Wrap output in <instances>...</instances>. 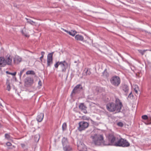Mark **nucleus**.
<instances>
[{"mask_svg": "<svg viewBox=\"0 0 151 151\" xmlns=\"http://www.w3.org/2000/svg\"><path fill=\"white\" fill-rule=\"evenodd\" d=\"M6 145L7 146H10L12 145V144L11 142H8L6 143Z\"/></svg>", "mask_w": 151, "mask_h": 151, "instance_id": "nucleus-37", "label": "nucleus"}, {"mask_svg": "<svg viewBox=\"0 0 151 151\" xmlns=\"http://www.w3.org/2000/svg\"><path fill=\"white\" fill-rule=\"evenodd\" d=\"M82 119L84 120H88L89 119L86 116H82Z\"/></svg>", "mask_w": 151, "mask_h": 151, "instance_id": "nucleus-35", "label": "nucleus"}, {"mask_svg": "<svg viewBox=\"0 0 151 151\" xmlns=\"http://www.w3.org/2000/svg\"><path fill=\"white\" fill-rule=\"evenodd\" d=\"M26 74L27 75L31 74L35 75V72L33 70H28L26 72Z\"/></svg>", "mask_w": 151, "mask_h": 151, "instance_id": "nucleus-24", "label": "nucleus"}, {"mask_svg": "<svg viewBox=\"0 0 151 151\" xmlns=\"http://www.w3.org/2000/svg\"><path fill=\"white\" fill-rule=\"evenodd\" d=\"M102 76L104 78H108L109 76V74L107 71V69H105L102 73Z\"/></svg>", "mask_w": 151, "mask_h": 151, "instance_id": "nucleus-20", "label": "nucleus"}, {"mask_svg": "<svg viewBox=\"0 0 151 151\" xmlns=\"http://www.w3.org/2000/svg\"><path fill=\"white\" fill-rule=\"evenodd\" d=\"M65 31L67 33H68L70 35L73 36H74L77 33V32L75 31H72L71 30V32L68 31H66V30H65Z\"/></svg>", "mask_w": 151, "mask_h": 151, "instance_id": "nucleus-23", "label": "nucleus"}, {"mask_svg": "<svg viewBox=\"0 0 151 151\" xmlns=\"http://www.w3.org/2000/svg\"><path fill=\"white\" fill-rule=\"evenodd\" d=\"M142 119L145 120H146L148 119V116L146 115L142 116Z\"/></svg>", "mask_w": 151, "mask_h": 151, "instance_id": "nucleus-34", "label": "nucleus"}, {"mask_svg": "<svg viewBox=\"0 0 151 151\" xmlns=\"http://www.w3.org/2000/svg\"><path fill=\"white\" fill-rule=\"evenodd\" d=\"M44 57H43V56H41V57L40 58V60H42V58H43Z\"/></svg>", "mask_w": 151, "mask_h": 151, "instance_id": "nucleus-42", "label": "nucleus"}, {"mask_svg": "<svg viewBox=\"0 0 151 151\" xmlns=\"http://www.w3.org/2000/svg\"><path fill=\"white\" fill-rule=\"evenodd\" d=\"M60 66L62 69V71L65 72L68 66V64L65 61L60 62Z\"/></svg>", "mask_w": 151, "mask_h": 151, "instance_id": "nucleus-10", "label": "nucleus"}, {"mask_svg": "<svg viewBox=\"0 0 151 151\" xmlns=\"http://www.w3.org/2000/svg\"><path fill=\"white\" fill-rule=\"evenodd\" d=\"M45 52H44L42 51L41 52V54L42 55V56L44 57V55H45Z\"/></svg>", "mask_w": 151, "mask_h": 151, "instance_id": "nucleus-40", "label": "nucleus"}, {"mask_svg": "<svg viewBox=\"0 0 151 151\" xmlns=\"http://www.w3.org/2000/svg\"><path fill=\"white\" fill-rule=\"evenodd\" d=\"M54 52L48 53L47 55V67H50L51 65L53 63V55Z\"/></svg>", "mask_w": 151, "mask_h": 151, "instance_id": "nucleus-6", "label": "nucleus"}, {"mask_svg": "<svg viewBox=\"0 0 151 151\" xmlns=\"http://www.w3.org/2000/svg\"><path fill=\"white\" fill-rule=\"evenodd\" d=\"M1 68H0V71L1 70Z\"/></svg>", "mask_w": 151, "mask_h": 151, "instance_id": "nucleus-45", "label": "nucleus"}, {"mask_svg": "<svg viewBox=\"0 0 151 151\" xmlns=\"http://www.w3.org/2000/svg\"><path fill=\"white\" fill-rule=\"evenodd\" d=\"M116 139V137L113 133L109 134L106 136V140L104 142V145H114Z\"/></svg>", "mask_w": 151, "mask_h": 151, "instance_id": "nucleus-2", "label": "nucleus"}, {"mask_svg": "<svg viewBox=\"0 0 151 151\" xmlns=\"http://www.w3.org/2000/svg\"><path fill=\"white\" fill-rule=\"evenodd\" d=\"M79 108L85 114L87 113V111L86 110L87 107L84 105V103H80L79 106Z\"/></svg>", "mask_w": 151, "mask_h": 151, "instance_id": "nucleus-14", "label": "nucleus"}, {"mask_svg": "<svg viewBox=\"0 0 151 151\" xmlns=\"http://www.w3.org/2000/svg\"><path fill=\"white\" fill-rule=\"evenodd\" d=\"M111 83L113 86L118 87L121 82L120 79L118 76H115L112 77L110 79Z\"/></svg>", "mask_w": 151, "mask_h": 151, "instance_id": "nucleus-4", "label": "nucleus"}, {"mask_svg": "<svg viewBox=\"0 0 151 151\" xmlns=\"http://www.w3.org/2000/svg\"><path fill=\"white\" fill-rule=\"evenodd\" d=\"M12 59L11 58V56L10 55H7L5 58V62L6 63V65H11L12 64Z\"/></svg>", "mask_w": 151, "mask_h": 151, "instance_id": "nucleus-12", "label": "nucleus"}, {"mask_svg": "<svg viewBox=\"0 0 151 151\" xmlns=\"http://www.w3.org/2000/svg\"><path fill=\"white\" fill-rule=\"evenodd\" d=\"M83 87L81 84H78L75 87L72 91V93H79L81 90H82Z\"/></svg>", "mask_w": 151, "mask_h": 151, "instance_id": "nucleus-11", "label": "nucleus"}, {"mask_svg": "<svg viewBox=\"0 0 151 151\" xmlns=\"http://www.w3.org/2000/svg\"><path fill=\"white\" fill-rule=\"evenodd\" d=\"M62 129L63 131L66 130L67 128V124L66 123H64L62 125Z\"/></svg>", "mask_w": 151, "mask_h": 151, "instance_id": "nucleus-27", "label": "nucleus"}, {"mask_svg": "<svg viewBox=\"0 0 151 151\" xmlns=\"http://www.w3.org/2000/svg\"><path fill=\"white\" fill-rule=\"evenodd\" d=\"M133 97V95L132 94V92H131L129 94L128 96V97H129V98H131V97Z\"/></svg>", "mask_w": 151, "mask_h": 151, "instance_id": "nucleus-36", "label": "nucleus"}, {"mask_svg": "<svg viewBox=\"0 0 151 151\" xmlns=\"http://www.w3.org/2000/svg\"><path fill=\"white\" fill-rule=\"evenodd\" d=\"M62 143L63 147L67 145L68 143L67 138L65 137H63L62 139Z\"/></svg>", "mask_w": 151, "mask_h": 151, "instance_id": "nucleus-22", "label": "nucleus"}, {"mask_svg": "<svg viewBox=\"0 0 151 151\" xmlns=\"http://www.w3.org/2000/svg\"><path fill=\"white\" fill-rule=\"evenodd\" d=\"M5 58L4 57H0V67H4L6 66L5 62Z\"/></svg>", "mask_w": 151, "mask_h": 151, "instance_id": "nucleus-15", "label": "nucleus"}, {"mask_svg": "<svg viewBox=\"0 0 151 151\" xmlns=\"http://www.w3.org/2000/svg\"><path fill=\"white\" fill-rule=\"evenodd\" d=\"M91 74V72L90 70L88 68H85L83 71V75L84 76L90 75Z\"/></svg>", "mask_w": 151, "mask_h": 151, "instance_id": "nucleus-17", "label": "nucleus"}, {"mask_svg": "<svg viewBox=\"0 0 151 151\" xmlns=\"http://www.w3.org/2000/svg\"><path fill=\"white\" fill-rule=\"evenodd\" d=\"M6 73L7 74H10V75H11L13 76H15L16 74V72H14L13 73H11L9 72L8 71H6Z\"/></svg>", "mask_w": 151, "mask_h": 151, "instance_id": "nucleus-31", "label": "nucleus"}, {"mask_svg": "<svg viewBox=\"0 0 151 151\" xmlns=\"http://www.w3.org/2000/svg\"><path fill=\"white\" fill-rule=\"evenodd\" d=\"M92 139V144L95 145L99 146L101 145H104V140L103 136L102 135L95 134L91 136Z\"/></svg>", "mask_w": 151, "mask_h": 151, "instance_id": "nucleus-1", "label": "nucleus"}, {"mask_svg": "<svg viewBox=\"0 0 151 151\" xmlns=\"http://www.w3.org/2000/svg\"><path fill=\"white\" fill-rule=\"evenodd\" d=\"M22 60V58L19 56H16L14 60V62L17 64H19Z\"/></svg>", "mask_w": 151, "mask_h": 151, "instance_id": "nucleus-18", "label": "nucleus"}, {"mask_svg": "<svg viewBox=\"0 0 151 151\" xmlns=\"http://www.w3.org/2000/svg\"><path fill=\"white\" fill-rule=\"evenodd\" d=\"M26 20L27 21V22L32 25H33L35 23V22L31 20V19L27 18H26Z\"/></svg>", "mask_w": 151, "mask_h": 151, "instance_id": "nucleus-25", "label": "nucleus"}, {"mask_svg": "<svg viewBox=\"0 0 151 151\" xmlns=\"http://www.w3.org/2000/svg\"><path fill=\"white\" fill-rule=\"evenodd\" d=\"M60 62L58 61L54 65L55 68H58L59 65H60Z\"/></svg>", "mask_w": 151, "mask_h": 151, "instance_id": "nucleus-30", "label": "nucleus"}, {"mask_svg": "<svg viewBox=\"0 0 151 151\" xmlns=\"http://www.w3.org/2000/svg\"><path fill=\"white\" fill-rule=\"evenodd\" d=\"M116 104L113 102L109 103L106 105V108L110 111L113 112L115 111Z\"/></svg>", "mask_w": 151, "mask_h": 151, "instance_id": "nucleus-9", "label": "nucleus"}, {"mask_svg": "<svg viewBox=\"0 0 151 151\" xmlns=\"http://www.w3.org/2000/svg\"><path fill=\"white\" fill-rule=\"evenodd\" d=\"M40 136L38 135H36L35 136L34 139L35 142H37L39 140Z\"/></svg>", "mask_w": 151, "mask_h": 151, "instance_id": "nucleus-26", "label": "nucleus"}, {"mask_svg": "<svg viewBox=\"0 0 151 151\" xmlns=\"http://www.w3.org/2000/svg\"><path fill=\"white\" fill-rule=\"evenodd\" d=\"M78 124L79 127L78 128V129L81 132L85 130L89 126L88 123L84 121L79 122Z\"/></svg>", "mask_w": 151, "mask_h": 151, "instance_id": "nucleus-5", "label": "nucleus"}, {"mask_svg": "<svg viewBox=\"0 0 151 151\" xmlns=\"http://www.w3.org/2000/svg\"><path fill=\"white\" fill-rule=\"evenodd\" d=\"M26 70V69H23L21 71L22 72V73L24 71V70Z\"/></svg>", "mask_w": 151, "mask_h": 151, "instance_id": "nucleus-43", "label": "nucleus"}, {"mask_svg": "<svg viewBox=\"0 0 151 151\" xmlns=\"http://www.w3.org/2000/svg\"><path fill=\"white\" fill-rule=\"evenodd\" d=\"M146 50H139L138 51L139 53H140L142 55H143L144 54V53L146 51Z\"/></svg>", "mask_w": 151, "mask_h": 151, "instance_id": "nucleus-32", "label": "nucleus"}, {"mask_svg": "<svg viewBox=\"0 0 151 151\" xmlns=\"http://www.w3.org/2000/svg\"><path fill=\"white\" fill-rule=\"evenodd\" d=\"M83 147V149L82 150L83 151H84L83 150H84V149L85 148V147L84 145H81V146H79V147Z\"/></svg>", "mask_w": 151, "mask_h": 151, "instance_id": "nucleus-38", "label": "nucleus"}, {"mask_svg": "<svg viewBox=\"0 0 151 151\" xmlns=\"http://www.w3.org/2000/svg\"><path fill=\"white\" fill-rule=\"evenodd\" d=\"M63 148L65 151H70L72 150V148L70 146L67 145L63 146Z\"/></svg>", "mask_w": 151, "mask_h": 151, "instance_id": "nucleus-21", "label": "nucleus"}, {"mask_svg": "<svg viewBox=\"0 0 151 151\" xmlns=\"http://www.w3.org/2000/svg\"><path fill=\"white\" fill-rule=\"evenodd\" d=\"M121 88L124 92L125 95L127 96L129 90L128 86L125 84H122L121 86Z\"/></svg>", "mask_w": 151, "mask_h": 151, "instance_id": "nucleus-13", "label": "nucleus"}, {"mask_svg": "<svg viewBox=\"0 0 151 151\" xmlns=\"http://www.w3.org/2000/svg\"><path fill=\"white\" fill-rule=\"evenodd\" d=\"M117 125L120 127H122L123 126V124L121 122H119L117 123Z\"/></svg>", "mask_w": 151, "mask_h": 151, "instance_id": "nucleus-33", "label": "nucleus"}, {"mask_svg": "<svg viewBox=\"0 0 151 151\" xmlns=\"http://www.w3.org/2000/svg\"><path fill=\"white\" fill-rule=\"evenodd\" d=\"M6 84L7 85V87H6L7 88V89L8 91H10V90L11 89V87H10V85L9 83V82H7Z\"/></svg>", "mask_w": 151, "mask_h": 151, "instance_id": "nucleus-28", "label": "nucleus"}, {"mask_svg": "<svg viewBox=\"0 0 151 151\" xmlns=\"http://www.w3.org/2000/svg\"><path fill=\"white\" fill-rule=\"evenodd\" d=\"M130 145V143L126 139L122 138L119 139L114 144V146L123 147H128Z\"/></svg>", "mask_w": 151, "mask_h": 151, "instance_id": "nucleus-3", "label": "nucleus"}, {"mask_svg": "<svg viewBox=\"0 0 151 151\" xmlns=\"http://www.w3.org/2000/svg\"><path fill=\"white\" fill-rule=\"evenodd\" d=\"M44 114L43 113H40L38 114L37 118V120L38 122H41L44 117Z\"/></svg>", "mask_w": 151, "mask_h": 151, "instance_id": "nucleus-16", "label": "nucleus"}, {"mask_svg": "<svg viewBox=\"0 0 151 151\" xmlns=\"http://www.w3.org/2000/svg\"><path fill=\"white\" fill-rule=\"evenodd\" d=\"M38 84L40 86H42V83L40 80L38 82Z\"/></svg>", "mask_w": 151, "mask_h": 151, "instance_id": "nucleus-39", "label": "nucleus"}, {"mask_svg": "<svg viewBox=\"0 0 151 151\" xmlns=\"http://www.w3.org/2000/svg\"><path fill=\"white\" fill-rule=\"evenodd\" d=\"M116 104L115 111L117 112L120 111L122 107V103L118 99H116Z\"/></svg>", "mask_w": 151, "mask_h": 151, "instance_id": "nucleus-8", "label": "nucleus"}, {"mask_svg": "<svg viewBox=\"0 0 151 151\" xmlns=\"http://www.w3.org/2000/svg\"><path fill=\"white\" fill-rule=\"evenodd\" d=\"M5 138L9 140L10 139L11 136L9 134L6 133L5 134Z\"/></svg>", "mask_w": 151, "mask_h": 151, "instance_id": "nucleus-29", "label": "nucleus"}, {"mask_svg": "<svg viewBox=\"0 0 151 151\" xmlns=\"http://www.w3.org/2000/svg\"><path fill=\"white\" fill-rule=\"evenodd\" d=\"M134 91L136 93H138V91H137L136 89V88L134 89Z\"/></svg>", "mask_w": 151, "mask_h": 151, "instance_id": "nucleus-41", "label": "nucleus"}, {"mask_svg": "<svg viewBox=\"0 0 151 151\" xmlns=\"http://www.w3.org/2000/svg\"><path fill=\"white\" fill-rule=\"evenodd\" d=\"M76 40L79 41H83L84 39L83 37L81 35H76L75 37Z\"/></svg>", "mask_w": 151, "mask_h": 151, "instance_id": "nucleus-19", "label": "nucleus"}, {"mask_svg": "<svg viewBox=\"0 0 151 151\" xmlns=\"http://www.w3.org/2000/svg\"><path fill=\"white\" fill-rule=\"evenodd\" d=\"M22 73H23L21 71H20V76H21V75H22Z\"/></svg>", "mask_w": 151, "mask_h": 151, "instance_id": "nucleus-44", "label": "nucleus"}, {"mask_svg": "<svg viewBox=\"0 0 151 151\" xmlns=\"http://www.w3.org/2000/svg\"><path fill=\"white\" fill-rule=\"evenodd\" d=\"M33 80L29 77H27L24 80L25 86L29 87L32 85L33 83Z\"/></svg>", "mask_w": 151, "mask_h": 151, "instance_id": "nucleus-7", "label": "nucleus"}]
</instances>
